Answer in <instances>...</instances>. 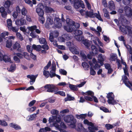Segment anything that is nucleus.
<instances>
[{
	"label": "nucleus",
	"mask_w": 132,
	"mask_h": 132,
	"mask_svg": "<svg viewBox=\"0 0 132 132\" xmlns=\"http://www.w3.org/2000/svg\"><path fill=\"white\" fill-rule=\"evenodd\" d=\"M100 108L101 110H102L105 112L106 113L109 112L108 109H107V108H105L103 106H101L100 107Z\"/></svg>",
	"instance_id": "obj_57"
},
{
	"label": "nucleus",
	"mask_w": 132,
	"mask_h": 132,
	"mask_svg": "<svg viewBox=\"0 0 132 132\" xmlns=\"http://www.w3.org/2000/svg\"><path fill=\"white\" fill-rule=\"evenodd\" d=\"M59 72L60 73L64 75H66L67 73V71L64 69H60L59 70Z\"/></svg>",
	"instance_id": "obj_61"
},
{
	"label": "nucleus",
	"mask_w": 132,
	"mask_h": 132,
	"mask_svg": "<svg viewBox=\"0 0 132 132\" xmlns=\"http://www.w3.org/2000/svg\"><path fill=\"white\" fill-rule=\"evenodd\" d=\"M111 60L112 61H115L117 58V55L116 54L112 53L110 55Z\"/></svg>",
	"instance_id": "obj_32"
},
{
	"label": "nucleus",
	"mask_w": 132,
	"mask_h": 132,
	"mask_svg": "<svg viewBox=\"0 0 132 132\" xmlns=\"http://www.w3.org/2000/svg\"><path fill=\"white\" fill-rule=\"evenodd\" d=\"M50 72V77L51 78H52L55 76L56 70H51Z\"/></svg>",
	"instance_id": "obj_33"
},
{
	"label": "nucleus",
	"mask_w": 132,
	"mask_h": 132,
	"mask_svg": "<svg viewBox=\"0 0 132 132\" xmlns=\"http://www.w3.org/2000/svg\"><path fill=\"white\" fill-rule=\"evenodd\" d=\"M122 80L123 82H124L126 86H127L128 84V79L126 76V75H124L122 77Z\"/></svg>",
	"instance_id": "obj_25"
},
{
	"label": "nucleus",
	"mask_w": 132,
	"mask_h": 132,
	"mask_svg": "<svg viewBox=\"0 0 132 132\" xmlns=\"http://www.w3.org/2000/svg\"><path fill=\"white\" fill-rule=\"evenodd\" d=\"M37 27L36 25L33 26L31 27H28V30L31 31L35 30Z\"/></svg>",
	"instance_id": "obj_50"
},
{
	"label": "nucleus",
	"mask_w": 132,
	"mask_h": 132,
	"mask_svg": "<svg viewBox=\"0 0 132 132\" xmlns=\"http://www.w3.org/2000/svg\"><path fill=\"white\" fill-rule=\"evenodd\" d=\"M72 25L73 27V26H74L76 29L79 28L80 26L79 24L77 23H75L74 21H73Z\"/></svg>",
	"instance_id": "obj_54"
},
{
	"label": "nucleus",
	"mask_w": 132,
	"mask_h": 132,
	"mask_svg": "<svg viewBox=\"0 0 132 132\" xmlns=\"http://www.w3.org/2000/svg\"><path fill=\"white\" fill-rule=\"evenodd\" d=\"M38 75H28L27 76V77L30 79V85H32L35 81Z\"/></svg>",
	"instance_id": "obj_9"
},
{
	"label": "nucleus",
	"mask_w": 132,
	"mask_h": 132,
	"mask_svg": "<svg viewBox=\"0 0 132 132\" xmlns=\"http://www.w3.org/2000/svg\"><path fill=\"white\" fill-rule=\"evenodd\" d=\"M39 16V20L40 22L41 23L43 24L45 20L44 18L43 17V15Z\"/></svg>",
	"instance_id": "obj_42"
},
{
	"label": "nucleus",
	"mask_w": 132,
	"mask_h": 132,
	"mask_svg": "<svg viewBox=\"0 0 132 132\" xmlns=\"http://www.w3.org/2000/svg\"><path fill=\"white\" fill-rule=\"evenodd\" d=\"M36 109V107L35 106H33L31 108H27V111L30 112H32L34 111Z\"/></svg>",
	"instance_id": "obj_48"
},
{
	"label": "nucleus",
	"mask_w": 132,
	"mask_h": 132,
	"mask_svg": "<svg viewBox=\"0 0 132 132\" xmlns=\"http://www.w3.org/2000/svg\"><path fill=\"white\" fill-rule=\"evenodd\" d=\"M67 26H64V29L68 32H71L74 30L72 25L67 24Z\"/></svg>",
	"instance_id": "obj_14"
},
{
	"label": "nucleus",
	"mask_w": 132,
	"mask_h": 132,
	"mask_svg": "<svg viewBox=\"0 0 132 132\" xmlns=\"http://www.w3.org/2000/svg\"><path fill=\"white\" fill-rule=\"evenodd\" d=\"M74 99V98L73 97H72L69 94H67V97L64 99V101L65 102L69 101H70L73 100Z\"/></svg>",
	"instance_id": "obj_29"
},
{
	"label": "nucleus",
	"mask_w": 132,
	"mask_h": 132,
	"mask_svg": "<svg viewBox=\"0 0 132 132\" xmlns=\"http://www.w3.org/2000/svg\"><path fill=\"white\" fill-rule=\"evenodd\" d=\"M11 4V2L10 1H7L5 2L4 6L5 8H8L10 7Z\"/></svg>",
	"instance_id": "obj_38"
},
{
	"label": "nucleus",
	"mask_w": 132,
	"mask_h": 132,
	"mask_svg": "<svg viewBox=\"0 0 132 132\" xmlns=\"http://www.w3.org/2000/svg\"><path fill=\"white\" fill-rule=\"evenodd\" d=\"M108 100L107 102L109 104L114 105L118 103L117 101L114 99V95L113 93L110 92L109 93L107 96Z\"/></svg>",
	"instance_id": "obj_3"
},
{
	"label": "nucleus",
	"mask_w": 132,
	"mask_h": 132,
	"mask_svg": "<svg viewBox=\"0 0 132 132\" xmlns=\"http://www.w3.org/2000/svg\"><path fill=\"white\" fill-rule=\"evenodd\" d=\"M74 5L75 8L77 9L80 7H81L82 9H84L85 7V5L83 2L81 0H74Z\"/></svg>",
	"instance_id": "obj_5"
},
{
	"label": "nucleus",
	"mask_w": 132,
	"mask_h": 132,
	"mask_svg": "<svg viewBox=\"0 0 132 132\" xmlns=\"http://www.w3.org/2000/svg\"><path fill=\"white\" fill-rule=\"evenodd\" d=\"M10 126L11 127L14 128L16 130H17L21 129V128L20 126L14 123H10Z\"/></svg>",
	"instance_id": "obj_17"
},
{
	"label": "nucleus",
	"mask_w": 132,
	"mask_h": 132,
	"mask_svg": "<svg viewBox=\"0 0 132 132\" xmlns=\"http://www.w3.org/2000/svg\"><path fill=\"white\" fill-rule=\"evenodd\" d=\"M69 49L70 51L73 54H79V51L77 50L76 48L73 47H70Z\"/></svg>",
	"instance_id": "obj_24"
},
{
	"label": "nucleus",
	"mask_w": 132,
	"mask_h": 132,
	"mask_svg": "<svg viewBox=\"0 0 132 132\" xmlns=\"http://www.w3.org/2000/svg\"><path fill=\"white\" fill-rule=\"evenodd\" d=\"M45 8L47 12H51L53 11V9L49 7L46 6L45 7Z\"/></svg>",
	"instance_id": "obj_62"
},
{
	"label": "nucleus",
	"mask_w": 132,
	"mask_h": 132,
	"mask_svg": "<svg viewBox=\"0 0 132 132\" xmlns=\"http://www.w3.org/2000/svg\"><path fill=\"white\" fill-rule=\"evenodd\" d=\"M16 36L21 41L23 40V38L19 32H17L16 33Z\"/></svg>",
	"instance_id": "obj_40"
},
{
	"label": "nucleus",
	"mask_w": 132,
	"mask_h": 132,
	"mask_svg": "<svg viewBox=\"0 0 132 132\" xmlns=\"http://www.w3.org/2000/svg\"><path fill=\"white\" fill-rule=\"evenodd\" d=\"M43 6L40 4H39L38 5L36 11L38 15H44V12L43 10Z\"/></svg>",
	"instance_id": "obj_8"
},
{
	"label": "nucleus",
	"mask_w": 132,
	"mask_h": 132,
	"mask_svg": "<svg viewBox=\"0 0 132 132\" xmlns=\"http://www.w3.org/2000/svg\"><path fill=\"white\" fill-rule=\"evenodd\" d=\"M63 36L65 39V40H69L70 39V36L67 34H65L63 35Z\"/></svg>",
	"instance_id": "obj_60"
},
{
	"label": "nucleus",
	"mask_w": 132,
	"mask_h": 132,
	"mask_svg": "<svg viewBox=\"0 0 132 132\" xmlns=\"http://www.w3.org/2000/svg\"><path fill=\"white\" fill-rule=\"evenodd\" d=\"M91 127H88V129L90 131L89 132H95L94 131H97L98 130V128H99L98 126L96 127L94 126V124L92 123V124Z\"/></svg>",
	"instance_id": "obj_15"
},
{
	"label": "nucleus",
	"mask_w": 132,
	"mask_h": 132,
	"mask_svg": "<svg viewBox=\"0 0 132 132\" xmlns=\"http://www.w3.org/2000/svg\"><path fill=\"white\" fill-rule=\"evenodd\" d=\"M91 48L92 51L90 52V54L93 56L97 55L98 53V50L96 47L94 45H92Z\"/></svg>",
	"instance_id": "obj_11"
},
{
	"label": "nucleus",
	"mask_w": 132,
	"mask_h": 132,
	"mask_svg": "<svg viewBox=\"0 0 132 132\" xmlns=\"http://www.w3.org/2000/svg\"><path fill=\"white\" fill-rule=\"evenodd\" d=\"M87 116V114H81L80 115L77 114L76 115V117L78 119H81L82 120L84 119V123L87 125L88 126H90L92 124L91 122H89L87 119H85Z\"/></svg>",
	"instance_id": "obj_4"
},
{
	"label": "nucleus",
	"mask_w": 132,
	"mask_h": 132,
	"mask_svg": "<svg viewBox=\"0 0 132 132\" xmlns=\"http://www.w3.org/2000/svg\"><path fill=\"white\" fill-rule=\"evenodd\" d=\"M126 48L128 50L130 54H131L132 51V48L131 46L128 45H127L125 46Z\"/></svg>",
	"instance_id": "obj_63"
},
{
	"label": "nucleus",
	"mask_w": 132,
	"mask_h": 132,
	"mask_svg": "<svg viewBox=\"0 0 132 132\" xmlns=\"http://www.w3.org/2000/svg\"><path fill=\"white\" fill-rule=\"evenodd\" d=\"M26 20L23 18H21L16 20L15 21L16 24L18 26H21L25 24Z\"/></svg>",
	"instance_id": "obj_10"
},
{
	"label": "nucleus",
	"mask_w": 132,
	"mask_h": 132,
	"mask_svg": "<svg viewBox=\"0 0 132 132\" xmlns=\"http://www.w3.org/2000/svg\"><path fill=\"white\" fill-rule=\"evenodd\" d=\"M103 11L104 13V16L107 19H109L110 17L109 14V12L106 9L104 8L103 9Z\"/></svg>",
	"instance_id": "obj_22"
},
{
	"label": "nucleus",
	"mask_w": 132,
	"mask_h": 132,
	"mask_svg": "<svg viewBox=\"0 0 132 132\" xmlns=\"http://www.w3.org/2000/svg\"><path fill=\"white\" fill-rule=\"evenodd\" d=\"M85 95L88 96L90 95L92 97L94 95V93L93 92L89 90L85 93Z\"/></svg>",
	"instance_id": "obj_56"
},
{
	"label": "nucleus",
	"mask_w": 132,
	"mask_h": 132,
	"mask_svg": "<svg viewBox=\"0 0 132 132\" xmlns=\"http://www.w3.org/2000/svg\"><path fill=\"white\" fill-rule=\"evenodd\" d=\"M51 64V61H50L47 65L44 67V70H48L49 67H50Z\"/></svg>",
	"instance_id": "obj_51"
},
{
	"label": "nucleus",
	"mask_w": 132,
	"mask_h": 132,
	"mask_svg": "<svg viewBox=\"0 0 132 132\" xmlns=\"http://www.w3.org/2000/svg\"><path fill=\"white\" fill-rule=\"evenodd\" d=\"M21 11L22 15L24 16L27 15H26L27 13V11L24 7L22 8Z\"/></svg>",
	"instance_id": "obj_41"
},
{
	"label": "nucleus",
	"mask_w": 132,
	"mask_h": 132,
	"mask_svg": "<svg viewBox=\"0 0 132 132\" xmlns=\"http://www.w3.org/2000/svg\"><path fill=\"white\" fill-rule=\"evenodd\" d=\"M81 43L85 45L86 48L89 50L90 49L89 47L91 45V43L89 41L86 39H83Z\"/></svg>",
	"instance_id": "obj_13"
},
{
	"label": "nucleus",
	"mask_w": 132,
	"mask_h": 132,
	"mask_svg": "<svg viewBox=\"0 0 132 132\" xmlns=\"http://www.w3.org/2000/svg\"><path fill=\"white\" fill-rule=\"evenodd\" d=\"M39 42L40 43L42 44H45L47 43L45 39L43 38H39Z\"/></svg>",
	"instance_id": "obj_46"
},
{
	"label": "nucleus",
	"mask_w": 132,
	"mask_h": 132,
	"mask_svg": "<svg viewBox=\"0 0 132 132\" xmlns=\"http://www.w3.org/2000/svg\"><path fill=\"white\" fill-rule=\"evenodd\" d=\"M66 21L67 24L72 25L73 23V21L69 18H67Z\"/></svg>",
	"instance_id": "obj_59"
},
{
	"label": "nucleus",
	"mask_w": 132,
	"mask_h": 132,
	"mask_svg": "<svg viewBox=\"0 0 132 132\" xmlns=\"http://www.w3.org/2000/svg\"><path fill=\"white\" fill-rule=\"evenodd\" d=\"M98 62L101 65V66H102L103 64V61L104 59L103 58V56L102 54H99L98 57Z\"/></svg>",
	"instance_id": "obj_16"
},
{
	"label": "nucleus",
	"mask_w": 132,
	"mask_h": 132,
	"mask_svg": "<svg viewBox=\"0 0 132 132\" xmlns=\"http://www.w3.org/2000/svg\"><path fill=\"white\" fill-rule=\"evenodd\" d=\"M0 125L2 126H7V124L5 121L0 120Z\"/></svg>",
	"instance_id": "obj_55"
},
{
	"label": "nucleus",
	"mask_w": 132,
	"mask_h": 132,
	"mask_svg": "<svg viewBox=\"0 0 132 132\" xmlns=\"http://www.w3.org/2000/svg\"><path fill=\"white\" fill-rule=\"evenodd\" d=\"M2 58V60L5 62L6 63L9 62L10 63H12L11 60L10 58L7 55H5L4 56L3 55Z\"/></svg>",
	"instance_id": "obj_19"
},
{
	"label": "nucleus",
	"mask_w": 132,
	"mask_h": 132,
	"mask_svg": "<svg viewBox=\"0 0 132 132\" xmlns=\"http://www.w3.org/2000/svg\"><path fill=\"white\" fill-rule=\"evenodd\" d=\"M127 20L125 18L123 15H121L119 20V22L123 26H124V24L127 22Z\"/></svg>",
	"instance_id": "obj_12"
},
{
	"label": "nucleus",
	"mask_w": 132,
	"mask_h": 132,
	"mask_svg": "<svg viewBox=\"0 0 132 132\" xmlns=\"http://www.w3.org/2000/svg\"><path fill=\"white\" fill-rule=\"evenodd\" d=\"M23 54L24 58L29 60H30V57L27 53L24 52H23Z\"/></svg>",
	"instance_id": "obj_43"
},
{
	"label": "nucleus",
	"mask_w": 132,
	"mask_h": 132,
	"mask_svg": "<svg viewBox=\"0 0 132 132\" xmlns=\"http://www.w3.org/2000/svg\"><path fill=\"white\" fill-rule=\"evenodd\" d=\"M69 87L71 90L73 91H77L78 89L77 86L74 85L70 84Z\"/></svg>",
	"instance_id": "obj_31"
},
{
	"label": "nucleus",
	"mask_w": 132,
	"mask_h": 132,
	"mask_svg": "<svg viewBox=\"0 0 132 132\" xmlns=\"http://www.w3.org/2000/svg\"><path fill=\"white\" fill-rule=\"evenodd\" d=\"M89 63L91 67L90 68V74L92 75H94L96 74V72L93 69L92 67L93 65V64L92 62H89Z\"/></svg>",
	"instance_id": "obj_23"
},
{
	"label": "nucleus",
	"mask_w": 132,
	"mask_h": 132,
	"mask_svg": "<svg viewBox=\"0 0 132 132\" xmlns=\"http://www.w3.org/2000/svg\"><path fill=\"white\" fill-rule=\"evenodd\" d=\"M109 8L110 10H113L115 8V5L113 1H111L109 2Z\"/></svg>",
	"instance_id": "obj_21"
},
{
	"label": "nucleus",
	"mask_w": 132,
	"mask_h": 132,
	"mask_svg": "<svg viewBox=\"0 0 132 132\" xmlns=\"http://www.w3.org/2000/svg\"><path fill=\"white\" fill-rule=\"evenodd\" d=\"M43 75L47 78L50 77V72L48 71L44 70L43 71Z\"/></svg>",
	"instance_id": "obj_37"
},
{
	"label": "nucleus",
	"mask_w": 132,
	"mask_h": 132,
	"mask_svg": "<svg viewBox=\"0 0 132 132\" xmlns=\"http://www.w3.org/2000/svg\"><path fill=\"white\" fill-rule=\"evenodd\" d=\"M59 111L56 109H53L51 111V113L53 115H57L59 113Z\"/></svg>",
	"instance_id": "obj_64"
},
{
	"label": "nucleus",
	"mask_w": 132,
	"mask_h": 132,
	"mask_svg": "<svg viewBox=\"0 0 132 132\" xmlns=\"http://www.w3.org/2000/svg\"><path fill=\"white\" fill-rule=\"evenodd\" d=\"M6 43V47L9 48H10L12 44V40L10 39L7 40Z\"/></svg>",
	"instance_id": "obj_34"
},
{
	"label": "nucleus",
	"mask_w": 132,
	"mask_h": 132,
	"mask_svg": "<svg viewBox=\"0 0 132 132\" xmlns=\"http://www.w3.org/2000/svg\"><path fill=\"white\" fill-rule=\"evenodd\" d=\"M45 88L47 89L46 92L51 93H54L58 90V88L53 84H46L44 86Z\"/></svg>",
	"instance_id": "obj_2"
},
{
	"label": "nucleus",
	"mask_w": 132,
	"mask_h": 132,
	"mask_svg": "<svg viewBox=\"0 0 132 132\" xmlns=\"http://www.w3.org/2000/svg\"><path fill=\"white\" fill-rule=\"evenodd\" d=\"M60 124V126L56 123L54 124V125L56 127L59 129H60L61 127L64 128H66V126L63 122H61Z\"/></svg>",
	"instance_id": "obj_18"
},
{
	"label": "nucleus",
	"mask_w": 132,
	"mask_h": 132,
	"mask_svg": "<svg viewBox=\"0 0 132 132\" xmlns=\"http://www.w3.org/2000/svg\"><path fill=\"white\" fill-rule=\"evenodd\" d=\"M82 33V31L79 30H76L75 31V34L76 36L81 35Z\"/></svg>",
	"instance_id": "obj_47"
},
{
	"label": "nucleus",
	"mask_w": 132,
	"mask_h": 132,
	"mask_svg": "<svg viewBox=\"0 0 132 132\" xmlns=\"http://www.w3.org/2000/svg\"><path fill=\"white\" fill-rule=\"evenodd\" d=\"M16 65L15 64H12L10 66L9 71L10 72H13L16 69Z\"/></svg>",
	"instance_id": "obj_39"
},
{
	"label": "nucleus",
	"mask_w": 132,
	"mask_h": 132,
	"mask_svg": "<svg viewBox=\"0 0 132 132\" xmlns=\"http://www.w3.org/2000/svg\"><path fill=\"white\" fill-rule=\"evenodd\" d=\"M54 27L58 28H60L62 26V23L60 19L58 18H55L54 20Z\"/></svg>",
	"instance_id": "obj_6"
},
{
	"label": "nucleus",
	"mask_w": 132,
	"mask_h": 132,
	"mask_svg": "<svg viewBox=\"0 0 132 132\" xmlns=\"http://www.w3.org/2000/svg\"><path fill=\"white\" fill-rule=\"evenodd\" d=\"M64 120L66 122L70 123V126L72 128L76 127V123L77 122L76 119L72 115H68L65 116L64 118Z\"/></svg>",
	"instance_id": "obj_1"
},
{
	"label": "nucleus",
	"mask_w": 132,
	"mask_h": 132,
	"mask_svg": "<svg viewBox=\"0 0 132 132\" xmlns=\"http://www.w3.org/2000/svg\"><path fill=\"white\" fill-rule=\"evenodd\" d=\"M119 29L120 31L123 32L125 34H127V29L126 28V26L125 28L123 27H121V26H119Z\"/></svg>",
	"instance_id": "obj_27"
},
{
	"label": "nucleus",
	"mask_w": 132,
	"mask_h": 132,
	"mask_svg": "<svg viewBox=\"0 0 132 132\" xmlns=\"http://www.w3.org/2000/svg\"><path fill=\"white\" fill-rule=\"evenodd\" d=\"M84 37L81 35L76 36L75 38L78 41H80L82 40Z\"/></svg>",
	"instance_id": "obj_58"
},
{
	"label": "nucleus",
	"mask_w": 132,
	"mask_h": 132,
	"mask_svg": "<svg viewBox=\"0 0 132 132\" xmlns=\"http://www.w3.org/2000/svg\"><path fill=\"white\" fill-rule=\"evenodd\" d=\"M126 28L127 29L129 35L132 37V27L129 26H126Z\"/></svg>",
	"instance_id": "obj_26"
},
{
	"label": "nucleus",
	"mask_w": 132,
	"mask_h": 132,
	"mask_svg": "<svg viewBox=\"0 0 132 132\" xmlns=\"http://www.w3.org/2000/svg\"><path fill=\"white\" fill-rule=\"evenodd\" d=\"M98 14L95 13H94V15L95 16V17H96V18H97L100 20L102 21H103V20L101 18V15L99 14V12L98 11Z\"/></svg>",
	"instance_id": "obj_35"
},
{
	"label": "nucleus",
	"mask_w": 132,
	"mask_h": 132,
	"mask_svg": "<svg viewBox=\"0 0 132 132\" xmlns=\"http://www.w3.org/2000/svg\"><path fill=\"white\" fill-rule=\"evenodd\" d=\"M105 127L107 130H110L113 128V125L110 124H107L105 125Z\"/></svg>",
	"instance_id": "obj_52"
},
{
	"label": "nucleus",
	"mask_w": 132,
	"mask_h": 132,
	"mask_svg": "<svg viewBox=\"0 0 132 132\" xmlns=\"http://www.w3.org/2000/svg\"><path fill=\"white\" fill-rule=\"evenodd\" d=\"M85 17L86 18H88V17L91 18H93L94 17V14L92 12L86 11L85 12Z\"/></svg>",
	"instance_id": "obj_20"
},
{
	"label": "nucleus",
	"mask_w": 132,
	"mask_h": 132,
	"mask_svg": "<svg viewBox=\"0 0 132 132\" xmlns=\"http://www.w3.org/2000/svg\"><path fill=\"white\" fill-rule=\"evenodd\" d=\"M50 33L53 36L54 38L57 37L59 35V32L56 30H55Z\"/></svg>",
	"instance_id": "obj_45"
},
{
	"label": "nucleus",
	"mask_w": 132,
	"mask_h": 132,
	"mask_svg": "<svg viewBox=\"0 0 132 132\" xmlns=\"http://www.w3.org/2000/svg\"><path fill=\"white\" fill-rule=\"evenodd\" d=\"M7 27L8 29L10 28L12 26V21L10 19H8L7 20Z\"/></svg>",
	"instance_id": "obj_44"
},
{
	"label": "nucleus",
	"mask_w": 132,
	"mask_h": 132,
	"mask_svg": "<svg viewBox=\"0 0 132 132\" xmlns=\"http://www.w3.org/2000/svg\"><path fill=\"white\" fill-rule=\"evenodd\" d=\"M36 117V114H34L30 115L29 117V119L28 120V121H31L34 120Z\"/></svg>",
	"instance_id": "obj_53"
},
{
	"label": "nucleus",
	"mask_w": 132,
	"mask_h": 132,
	"mask_svg": "<svg viewBox=\"0 0 132 132\" xmlns=\"http://www.w3.org/2000/svg\"><path fill=\"white\" fill-rule=\"evenodd\" d=\"M20 47V44L18 42H16L13 46V49H16L17 48H19Z\"/></svg>",
	"instance_id": "obj_49"
},
{
	"label": "nucleus",
	"mask_w": 132,
	"mask_h": 132,
	"mask_svg": "<svg viewBox=\"0 0 132 132\" xmlns=\"http://www.w3.org/2000/svg\"><path fill=\"white\" fill-rule=\"evenodd\" d=\"M9 29L11 31L16 33L17 32H18V31L19 30V28L17 27H13L12 26L10 28H9Z\"/></svg>",
	"instance_id": "obj_28"
},
{
	"label": "nucleus",
	"mask_w": 132,
	"mask_h": 132,
	"mask_svg": "<svg viewBox=\"0 0 132 132\" xmlns=\"http://www.w3.org/2000/svg\"><path fill=\"white\" fill-rule=\"evenodd\" d=\"M82 65L85 70H88L89 66L86 62H84L82 63Z\"/></svg>",
	"instance_id": "obj_30"
},
{
	"label": "nucleus",
	"mask_w": 132,
	"mask_h": 132,
	"mask_svg": "<svg viewBox=\"0 0 132 132\" xmlns=\"http://www.w3.org/2000/svg\"><path fill=\"white\" fill-rule=\"evenodd\" d=\"M124 9L126 16L129 18H132V10L131 8L128 6H126Z\"/></svg>",
	"instance_id": "obj_7"
},
{
	"label": "nucleus",
	"mask_w": 132,
	"mask_h": 132,
	"mask_svg": "<svg viewBox=\"0 0 132 132\" xmlns=\"http://www.w3.org/2000/svg\"><path fill=\"white\" fill-rule=\"evenodd\" d=\"M54 94L56 95H60L63 96H64L65 95V92L62 91H59L57 92L56 91L55 92Z\"/></svg>",
	"instance_id": "obj_36"
}]
</instances>
